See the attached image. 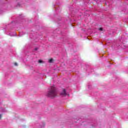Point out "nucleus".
Here are the masks:
<instances>
[{"instance_id":"39448f33","label":"nucleus","mask_w":128,"mask_h":128,"mask_svg":"<svg viewBox=\"0 0 128 128\" xmlns=\"http://www.w3.org/2000/svg\"><path fill=\"white\" fill-rule=\"evenodd\" d=\"M99 30L102 31V28H98Z\"/></svg>"},{"instance_id":"6e6552de","label":"nucleus","mask_w":128,"mask_h":128,"mask_svg":"<svg viewBox=\"0 0 128 128\" xmlns=\"http://www.w3.org/2000/svg\"><path fill=\"white\" fill-rule=\"evenodd\" d=\"M1 118H2V117H1L0 116V120Z\"/></svg>"},{"instance_id":"f257e3e1","label":"nucleus","mask_w":128,"mask_h":128,"mask_svg":"<svg viewBox=\"0 0 128 128\" xmlns=\"http://www.w3.org/2000/svg\"><path fill=\"white\" fill-rule=\"evenodd\" d=\"M46 96L48 98H51L56 96V88L54 86H52L51 87L50 90L47 93Z\"/></svg>"},{"instance_id":"f03ea898","label":"nucleus","mask_w":128,"mask_h":128,"mask_svg":"<svg viewBox=\"0 0 128 128\" xmlns=\"http://www.w3.org/2000/svg\"><path fill=\"white\" fill-rule=\"evenodd\" d=\"M62 96H66V89H63V91L60 93Z\"/></svg>"},{"instance_id":"0eeeda50","label":"nucleus","mask_w":128,"mask_h":128,"mask_svg":"<svg viewBox=\"0 0 128 128\" xmlns=\"http://www.w3.org/2000/svg\"><path fill=\"white\" fill-rule=\"evenodd\" d=\"M34 50H38V48H36L34 49Z\"/></svg>"},{"instance_id":"20e7f679","label":"nucleus","mask_w":128,"mask_h":128,"mask_svg":"<svg viewBox=\"0 0 128 128\" xmlns=\"http://www.w3.org/2000/svg\"><path fill=\"white\" fill-rule=\"evenodd\" d=\"M38 62L39 64H44V61H42V60H38Z\"/></svg>"},{"instance_id":"7ed1b4c3","label":"nucleus","mask_w":128,"mask_h":128,"mask_svg":"<svg viewBox=\"0 0 128 128\" xmlns=\"http://www.w3.org/2000/svg\"><path fill=\"white\" fill-rule=\"evenodd\" d=\"M49 62H50V63H52V62H54V59L50 58V59L49 60Z\"/></svg>"},{"instance_id":"423d86ee","label":"nucleus","mask_w":128,"mask_h":128,"mask_svg":"<svg viewBox=\"0 0 128 128\" xmlns=\"http://www.w3.org/2000/svg\"><path fill=\"white\" fill-rule=\"evenodd\" d=\"M14 66H18V63L15 62V63H14Z\"/></svg>"}]
</instances>
